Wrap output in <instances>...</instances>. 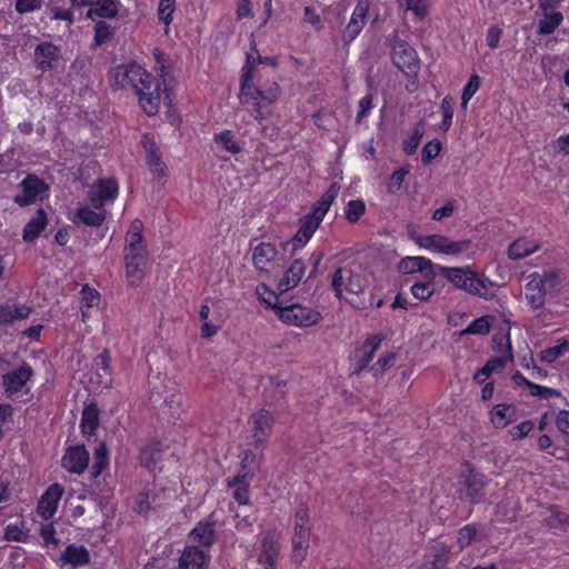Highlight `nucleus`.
Returning <instances> with one entry per match:
<instances>
[{"label": "nucleus", "instance_id": "1", "mask_svg": "<svg viewBox=\"0 0 569 569\" xmlns=\"http://www.w3.org/2000/svg\"><path fill=\"white\" fill-rule=\"evenodd\" d=\"M259 60V52L251 47L247 52L246 64L242 68L239 100L242 104L252 108L256 119L263 120L271 114L272 106L278 101L281 89L276 82L261 89L253 82V66Z\"/></svg>", "mask_w": 569, "mask_h": 569}, {"label": "nucleus", "instance_id": "2", "mask_svg": "<svg viewBox=\"0 0 569 569\" xmlns=\"http://www.w3.org/2000/svg\"><path fill=\"white\" fill-rule=\"evenodd\" d=\"M111 83L118 88H132L142 110L154 116L159 111L161 98L159 84L141 66L131 63L116 67L111 72Z\"/></svg>", "mask_w": 569, "mask_h": 569}, {"label": "nucleus", "instance_id": "3", "mask_svg": "<svg viewBox=\"0 0 569 569\" xmlns=\"http://www.w3.org/2000/svg\"><path fill=\"white\" fill-rule=\"evenodd\" d=\"M118 194L119 186L114 179L98 180L90 187L87 200L78 203L72 221L86 226H101L107 218V207L114 202Z\"/></svg>", "mask_w": 569, "mask_h": 569}, {"label": "nucleus", "instance_id": "4", "mask_svg": "<svg viewBox=\"0 0 569 569\" xmlns=\"http://www.w3.org/2000/svg\"><path fill=\"white\" fill-rule=\"evenodd\" d=\"M340 187L338 183H332L320 199L312 206L311 212L306 214L300 220V226L296 234L287 242L292 251L302 249L312 238L315 232L320 227L322 220L328 213L331 204L338 197Z\"/></svg>", "mask_w": 569, "mask_h": 569}, {"label": "nucleus", "instance_id": "5", "mask_svg": "<svg viewBox=\"0 0 569 569\" xmlns=\"http://www.w3.org/2000/svg\"><path fill=\"white\" fill-rule=\"evenodd\" d=\"M438 271L456 288L470 295L488 299L495 293V284L488 278L477 273L471 267H443Z\"/></svg>", "mask_w": 569, "mask_h": 569}, {"label": "nucleus", "instance_id": "6", "mask_svg": "<svg viewBox=\"0 0 569 569\" xmlns=\"http://www.w3.org/2000/svg\"><path fill=\"white\" fill-rule=\"evenodd\" d=\"M415 242L423 250L445 256H458L466 252L471 246L469 239L451 240L440 233L417 236Z\"/></svg>", "mask_w": 569, "mask_h": 569}, {"label": "nucleus", "instance_id": "7", "mask_svg": "<svg viewBox=\"0 0 569 569\" xmlns=\"http://www.w3.org/2000/svg\"><path fill=\"white\" fill-rule=\"evenodd\" d=\"M563 286V280L553 272L545 274L531 273L530 280L525 288V297L527 302L533 309H539L545 305L546 291L545 288L560 290Z\"/></svg>", "mask_w": 569, "mask_h": 569}, {"label": "nucleus", "instance_id": "8", "mask_svg": "<svg viewBox=\"0 0 569 569\" xmlns=\"http://www.w3.org/2000/svg\"><path fill=\"white\" fill-rule=\"evenodd\" d=\"M392 61L399 70L408 76H413V80L407 86V89L409 91L417 90V74L420 63L417 51L402 40L395 41L392 47Z\"/></svg>", "mask_w": 569, "mask_h": 569}, {"label": "nucleus", "instance_id": "9", "mask_svg": "<svg viewBox=\"0 0 569 569\" xmlns=\"http://www.w3.org/2000/svg\"><path fill=\"white\" fill-rule=\"evenodd\" d=\"M286 325L310 327L319 322L320 313L300 303L281 305L276 313Z\"/></svg>", "mask_w": 569, "mask_h": 569}, {"label": "nucleus", "instance_id": "10", "mask_svg": "<svg viewBox=\"0 0 569 569\" xmlns=\"http://www.w3.org/2000/svg\"><path fill=\"white\" fill-rule=\"evenodd\" d=\"M331 284L336 296L341 299L345 293H361L367 286V280L360 272L347 268H338L332 276Z\"/></svg>", "mask_w": 569, "mask_h": 569}, {"label": "nucleus", "instance_id": "11", "mask_svg": "<svg viewBox=\"0 0 569 569\" xmlns=\"http://www.w3.org/2000/svg\"><path fill=\"white\" fill-rule=\"evenodd\" d=\"M251 261L259 273L269 274L280 263L277 247L270 242H260L252 249Z\"/></svg>", "mask_w": 569, "mask_h": 569}, {"label": "nucleus", "instance_id": "12", "mask_svg": "<svg viewBox=\"0 0 569 569\" xmlns=\"http://www.w3.org/2000/svg\"><path fill=\"white\" fill-rule=\"evenodd\" d=\"M49 187L36 176H28L21 182V193L14 197V202L20 206H28L42 201L48 197Z\"/></svg>", "mask_w": 569, "mask_h": 569}, {"label": "nucleus", "instance_id": "13", "mask_svg": "<svg viewBox=\"0 0 569 569\" xmlns=\"http://www.w3.org/2000/svg\"><path fill=\"white\" fill-rule=\"evenodd\" d=\"M33 376L32 368L23 363L19 368L13 369L3 376V387L10 395L29 391V381Z\"/></svg>", "mask_w": 569, "mask_h": 569}, {"label": "nucleus", "instance_id": "14", "mask_svg": "<svg viewBox=\"0 0 569 569\" xmlns=\"http://www.w3.org/2000/svg\"><path fill=\"white\" fill-rule=\"evenodd\" d=\"M273 416L266 409H260L249 418V426L256 443L267 441L273 425Z\"/></svg>", "mask_w": 569, "mask_h": 569}, {"label": "nucleus", "instance_id": "15", "mask_svg": "<svg viewBox=\"0 0 569 569\" xmlns=\"http://www.w3.org/2000/svg\"><path fill=\"white\" fill-rule=\"evenodd\" d=\"M64 489L59 483H52L39 499L37 511L46 520L51 519L59 506Z\"/></svg>", "mask_w": 569, "mask_h": 569}, {"label": "nucleus", "instance_id": "16", "mask_svg": "<svg viewBox=\"0 0 569 569\" xmlns=\"http://www.w3.org/2000/svg\"><path fill=\"white\" fill-rule=\"evenodd\" d=\"M369 7L370 3L368 0L358 1L343 31L346 39L353 40L360 34L367 22Z\"/></svg>", "mask_w": 569, "mask_h": 569}, {"label": "nucleus", "instance_id": "17", "mask_svg": "<svg viewBox=\"0 0 569 569\" xmlns=\"http://www.w3.org/2000/svg\"><path fill=\"white\" fill-rule=\"evenodd\" d=\"M124 259L127 280L131 286H138L146 274L147 252L124 253Z\"/></svg>", "mask_w": 569, "mask_h": 569}, {"label": "nucleus", "instance_id": "18", "mask_svg": "<svg viewBox=\"0 0 569 569\" xmlns=\"http://www.w3.org/2000/svg\"><path fill=\"white\" fill-rule=\"evenodd\" d=\"M60 59V48L51 42H41L34 49V63L41 71H49Z\"/></svg>", "mask_w": 569, "mask_h": 569}, {"label": "nucleus", "instance_id": "19", "mask_svg": "<svg viewBox=\"0 0 569 569\" xmlns=\"http://www.w3.org/2000/svg\"><path fill=\"white\" fill-rule=\"evenodd\" d=\"M142 147L146 152L147 163L149 166L150 172L156 178L164 177L167 173V166L161 159V154L154 140L147 136L143 137Z\"/></svg>", "mask_w": 569, "mask_h": 569}, {"label": "nucleus", "instance_id": "20", "mask_svg": "<svg viewBox=\"0 0 569 569\" xmlns=\"http://www.w3.org/2000/svg\"><path fill=\"white\" fill-rule=\"evenodd\" d=\"M88 463L89 453L83 446L69 448L62 458L63 468L72 473H82Z\"/></svg>", "mask_w": 569, "mask_h": 569}, {"label": "nucleus", "instance_id": "21", "mask_svg": "<svg viewBox=\"0 0 569 569\" xmlns=\"http://www.w3.org/2000/svg\"><path fill=\"white\" fill-rule=\"evenodd\" d=\"M306 273V263L301 259L293 260L284 270L281 279L278 282L280 292H287L296 288Z\"/></svg>", "mask_w": 569, "mask_h": 569}, {"label": "nucleus", "instance_id": "22", "mask_svg": "<svg viewBox=\"0 0 569 569\" xmlns=\"http://www.w3.org/2000/svg\"><path fill=\"white\" fill-rule=\"evenodd\" d=\"M111 357L108 351H102L99 353L92 365V369L94 371L96 378H92V381L101 387H110L112 382V370H111Z\"/></svg>", "mask_w": 569, "mask_h": 569}, {"label": "nucleus", "instance_id": "23", "mask_svg": "<svg viewBox=\"0 0 569 569\" xmlns=\"http://www.w3.org/2000/svg\"><path fill=\"white\" fill-rule=\"evenodd\" d=\"M540 247V241L532 238L520 237L509 244L507 254L511 260H520L533 254Z\"/></svg>", "mask_w": 569, "mask_h": 569}, {"label": "nucleus", "instance_id": "24", "mask_svg": "<svg viewBox=\"0 0 569 569\" xmlns=\"http://www.w3.org/2000/svg\"><path fill=\"white\" fill-rule=\"evenodd\" d=\"M490 422L495 428L502 429L517 418V408L513 405L498 403L489 412Z\"/></svg>", "mask_w": 569, "mask_h": 569}, {"label": "nucleus", "instance_id": "25", "mask_svg": "<svg viewBox=\"0 0 569 569\" xmlns=\"http://www.w3.org/2000/svg\"><path fill=\"white\" fill-rule=\"evenodd\" d=\"M208 562V556L204 551L189 546L183 550L178 569H203Z\"/></svg>", "mask_w": 569, "mask_h": 569}, {"label": "nucleus", "instance_id": "26", "mask_svg": "<svg viewBox=\"0 0 569 569\" xmlns=\"http://www.w3.org/2000/svg\"><path fill=\"white\" fill-rule=\"evenodd\" d=\"M81 319L86 323L91 318V310L100 305V293L88 284H84L80 291L79 298Z\"/></svg>", "mask_w": 569, "mask_h": 569}, {"label": "nucleus", "instance_id": "27", "mask_svg": "<svg viewBox=\"0 0 569 569\" xmlns=\"http://www.w3.org/2000/svg\"><path fill=\"white\" fill-rule=\"evenodd\" d=\"M216 521L209 517L198 522L190 533L193 541L210 547L214 541Z\"/></svg>", "mask_w": 569, "mask_h": 569}, {"label": "nucleus", "instance_id": "28", "mask_svg": "<svg viewBox=\"0 0 569 569\" xmlns=\"http://www.w3.org/2000/svg\"><path fill=\"white\" fill-rule=\"evenodd\" d=\"M48 226V217L43 209H39L27 222L23 229L22 239L27 242L34 241Z\"/></svg>", "mask_w": 569, "mask_h": 569}, {"label": "nucleus", "instance_id": "29", "mask_svg": "<svg viewBox=\"0 0 569 569\" xmlns=\"http://www.w3.org/2000/svg\"><path fill=\"white\" fill-rule=\"evenodd\" d=\"M120 9L119 0H94L87 16L91 20L96 18L112 19L118 16Z\"/></svg>", "mask_w": 569, "mask_h": 569}, {"label": "nucleus", "instance_id": "30", "mask_svg": "<svg viewBox=\"0 0 569 569\" xmlns=\"http://www.w3.org/2000/svg\"><path fill=\"white\" fill-rule=\"evenodd\" d=\"M142 229L143 226L140 220H134L130 224L126 236L124 253L147 252L144 246L142 244Z\"/></svg>", "mask_w": 569, "mask_h": 569}, {"label": "nucleus", "instance_id": "31", "mask_svg": "<svg viewBox=\"0 0 569 569\" xmlns=\"http://www.w3.org/2000/svg\"><path fill=\"white\" fill-rule=\"evenodd\" d=\"M385 340V336L382 333H377L368 337L362 346L357 351V357L361 362L360 367H367L368 363L372 360L377 350L380 349L382 341Z\"/></svg>", "mask_w": 569, "mask_h": 569}, {"label": "nucleus", "instance_id": "32", "mask_svg": "<svg viewBox=\"0 0 569 569\" xmlns=\"http://www.w3.org/2000/svg\"><path fill=\"white\" fill-rule=\"evenodd\" d=\"M213 142L220 149L232 156L241 152V146L237 140L236 133L231 130L224 129L213 134Z\"/></svg>", "mask_w": 569, "mask_h": 569}, {"label": "nucleus", "instance_id": "33", "mask_svg": "<svg viewBox=\"0 0 569 569\" xmlns=\"http://www.w3.org/2000/svg\"><path fill=\"white\" fill-rule=\"evenodd\" d=\"M250 479H247L246 475H237L231 479H228L227 486L232 488V497L239 505H248L250 500L249 495Z\"/></svg>", "mask_w": 569, "mask_h": 569}, {"label": "nucleus", "instance_id": "34", "mask_svg": "<svg viewBox=\"0 0 569 569\" xmlns=\"http://www.w3.org/2000/svg\"><path fill=\"white\" fill-rule=\"evenodd\" d=\"M60 560L62 565L79 567L89 562V553L84 547L71 545L64 550Z\"/></svg>", "mask_w": 569, "mask_h": 569}, {"label": "nucleus", "instance_id": "35", "mask_svg": "<svg viewBox=\"0 0 569 569\" xmlns=\"http://www.w3.org/2000/svg\"><path fill=\"white\" fill-rule=\"evenodd\" d=\"M293 535L292 536H310L311 522L310 511L306 506L297 508L293 515Z\"/></svg>", "mask_w": 569, "mask_h": 569}, {"label": "nucleus", "instance_id": "36", "mask_svg": "<svg viewBox=\"0 0 569 569\" xmlns=\"http://www.w3.org/2000/svg\"><path fill=\"white\" fill-rule=\"evenodd\" d=\"M398 6L405 11H411L413 16L423 20L430 11V0H397Z\"/></svg>", "mask_w": 569, "mask_h": 569}, {"label": "nucleus", "instance_id": "37", "mask_svg": "<svg viewBox=\"0 0 569 569\" xmlns=\"http://www.w3.org/2000/svg\"><path fill=\"white\" fill-rule=\"evenodd\" d=\"M432 262L425 257H406L400 260L398 268L402 273H413L430 268Z\"/></svg>", "mask_w": 569, "mask_h": 569}, {"label": "nucleus", "instance_id": "38", "mask_svg": "<svg viewBox=\"0 0 569 569\" xmlns=\"http://www.w3.org/2000/svg\"><path fill=\"white\" fill-rule=\"evenodd\" d=\"M563 16L561 12L551 11L545 12L543 17L538 22L539 34L552 33L562 22Z\"/></svg>", "mask_w": 569, "mask_h": 569}, {"label": "nucleus", "instance_id": "39", "mask_svg": "<svg viewBox=\"0 0 569 569\" xmlns=\"http://www.w3.org/2000/svg\"><path fill=\"white\" fill-rule=\"evenodd\" d=\"M256 295L260 302H262L267 308L274 310L277 313L278 308L281 307L279 301V296L266 283H259L256 287Z\"/></svg>", "mask_w": 569, "mask_h": 569}, {"label": "nucleus", "instance_id": "40", "mask_svg": "<svg viewBox=\"0 0 569 569\" xmlns=\"http://www.w3.org/2000/svg\"><path fill=\"white\" fill-rule=\"evenodd\" d=\"M99 423V410L94 405L87 406L82 412L81 430L86 435L96 431Z\"/></svg>", "mask_w": 569, "mask_h": 569}, {"label": "nucleus", "instance_id": "41", "mask_svg": "<svg viewBox=\"0 0 569 569\" xmlns=\"http://www.w3.org/2000/svg\"><path fill=\"white\" fill-rule=\"evenodd\" d=\"M30 315V309L26 306L4 305L0 308V321L11 322L16 319H23Z\"/></svg>", "mask_w": 569, "mask_h": 569}, {"label": "nucleus", "instance_id": "42", "mask_svg": "<svg viewBox=\"0 0 569 569\" xmlns=\"http://www.w3.org/2000/svg\"><path fill=\"white\" fill-rule=\"evenodd\" d=\"M200 322V337L206 340H211L221 330L223 326V317L222 315L213 316L212 318Z\"/></svg>", "mask_w": 569, "mask_h": 569}, {"label": "nucleus", "instance_id": "43", "mask_svg": "<svg viewBox=\"0 0 569 569\" xmlns=\"http://www.w3.org/2000/svg\"><path fill=\"white\" fill-rule=\"evenodd\" d=\"M450 547L440 542L433 547V559L425 563V569H443L448 562L447 555Z\"/></svg>", "mask_w": 569, "mask_h": 569}, {"label": "nucleus", "instance_id": "44", "mask_svg": "<svg viewBox=\"0 0 569 569\" xmlns=\"http://www.w3.org/2000/svg\"><path fill=\"white\" fill-rule=\"evenodd\" d=\"M569 352V340H560L556 346L547 348L540 355V360L552 363Z\"/></svg>", "mask_w": 569, "mask_h": 569}, {"label": "nucleus", "instance_id": "45", "mask_svg": "<svg viewBox=\"0 0 569 569\" xmlns=\"http://www.w3.org/2000/svg\"><path fill=\"white\" fill-rule=\"evenodd\" d=\"M310 536H292V560L301 563L308 553Z\"/></svg>", "mask_w": 569, "mask_h": 569}, {"label": "nucleus", "instance_id": "46", "mask_svg": "<svg viewBox=\"0 0 569 569\" xmlns=\"http://www.w3.org/2000/svg\"><path fill=\"white\" fill-rule=\"evenodd\" d=\"M399 359V352L397 351H387L385 352L376 363H373L370 368V370L373 372L375 376L381 375L391 367H393Z\"/></svg>", "mask_w": 569, "mask_h": 569}, {"label": "nucleus", "instance_id": "47", "mask_svg": "<svg viewBox=\"0 0 569 569\" xmlns=\"http://www.w3.org/2000/svg\"><path fill=\"white\" fill-rule=\"evenodd\" d=\"M365 212L366 203L361 199L348 201L345 208V217L351 223L358 222Z\"/></svg>", "mask_w": 569, "mask_h": 569}, {"label": "nucleus", "instance_id": "48", "mask_svg": "<svg viewBox=\"0 0 569 569\" xmlns=\"http://www.w3.org/2000/svg\"><path fill=\"white\" fill-rule=\"evenodd\" d=\"M176 11V0H160L158 4V18L168 30Z\"/></svg>", "mask_w": 569, "mask_h": 569}, {"label": "nucleus", "instance_id": "49", "mask_svg": "<svg viewBox=\"0 0 569 569\" xmlns=\"http://www.w3.org/2000/svg\"><path fill=\"white\" fill-rule=\"evenodd\" d=\"M4 538L8 541H26L28 538V529L24 522L8 525L4 529Z\"/></svg>", "mask_w": 569, "mask_h": 569}, {"label": "nucleus", "instance_id": "50", "mask_svg": "<svg viewBox=\"0 0 569 569\" xmlns=\"http://www.w3.org/2000/svg\"><path fill=\"white\" fill-rule=\"evenodd\" d=\"M425 134V130L421 124H417L409 137L403 142V151L407 154H413Z\"/></svg>", "mask_w": 569, "mask_h": 569}, {"label": "nucleus", "instance_id": "51", "mask_svg": "<svg viewBox=\"0 0 569 569\" xmlns=\"http://www.w3.org/2000/svg\"><path fill=\"white\" fill-rule=\"evenodd\" d=\"M492 317L483 316L473 320L463 331V333L470 335H486L489 332L491 327Z\"/></svg>", "mask_w": 569, "mask_h": 569}, {"label": "nucleus", "instance_id": "52", "mask_svg": "<svg viewBox=\"0 0 569 569\" xmlns=\"http://www.w3.org/2000/svg\"><path fill=\"white\" fill-rule=\"evenodd\" d=\"M257 457L252 451H244L241 461H240V470L237 475H246L247 479H251V476L257 468Z\"/></svg>", "mask_w": 569, "mask_h": 569}, {"label": "nucleus", "instance_id": "53", "mask_svg": "<svg viewBox=\"0 0 569 569\" xmlns=\"http://www.w3.org/2000/svg\"><path fill=\"white\" fill-rule=\"evenodd\" d=\"M220 315H222L221 305L213 299L206 300L200 306V309H199L200 321H204V320L212 318L213 316H220Z\"/></svg>", "mask_w": 569, "mask_h": 569}, {"label": "nucleus", "instance_id": "54", "mask_svg": "<svg viewBox=\"0 0 569 569\" xmlns=\"http://www.w3.org/2000/svg\"><path fill=\"white\" fill-rule=\"evenodd\" d=\"M477 535L478 530L473 525H467L461 528L457 537V545L459 550H462L469 546L477 538Z\"/></svg>", "mask_w": 569, "mask_h": 569}, {"label": "nucleus", "instance_id": "55", "mask_svg": "<svg viewBox=\"0 0 569 569\" xmlns=\"http://www.w3.org/2000/svg\"><path fill=\"white\" fill-rule=\"evenodd\" d=\"M440 108H441L442 117H443L440 129L443 131H448L451 126L452 118H453L452 98L449 96L445 97L441 101Z\"/></svg>", "mask_w": 569, "mask_h": 569}, {"label": "nucleus", "instance_id": "56", "mask_svg": "<svg viewBox=\"0 0 569 569\" xmlns=\"http://www.w3.org/2000/svg\"><path fill=\"white\" fill-rule=\"evenodd\" d=\"M435 292V286L432 281L416 282L411 287V293L419 300L429 299Z\"/></svg>", "mask_w": 569, "mask_h": 569}, {"label": "nucleus", "instance_id": "57", "mask_svg": "<svg viewBox=\"0 0 569 569\" xmlns=\"http://www.w3.org/2000/svg\"><path fill=\"white\" fill-rule=\"evenodd\" d=\"M113 28L106 22H97L94 26V44L101 46L113 36Z\"/></svg>", "mask_w": 569, "mask_h": 569}, {"label": "nucleus", "instance_id": "58", "mask_svg": "<svg viewBox=\"0 0 569 569\" xmlns=\"http://www.w3.org/2000/svg\"><path fill=\"white\" fill-rule=\"evenodd\" d=\"M442 144L438 139L431 140L425 144L421 152V159L423 163H429L433 160L441 151Z\"/></svg>", "mask_w": 569, "mask_h": 569}, {"label": "nucleus", "instance_id": "59", "mask_svg": "<svg viewBox=\"0 0 569 569\" xmlns=\"http://www.w3.org/2000/svg\"><path fill=\"white\" fill-rule=\"evenodd\" d=\"M108 465L107 448L103 443H100L94 450V462L93 469L94 475L98 476Z\"/></svg>", "mask_w": 569, "mask_h": 569}, {"label": "nucleus", "instance_id": "60", "mask_svg": "<svg viewBox=\"0 0 569 569\" xmlns=\"http://www.w3.org/2000/svg\"><path fill=\"white\" fill-rule=\"evenodd\" d=\"M409 173V168H400L396 170L387 181L388 191L395 192L398 191L402 182L405 181L406 176Z\"/></svg>", "mask_w": 569, "mask_h": 569}, {"label": "nucleus", "instance_id": "61", "mask_svg": "<svg viewBox=\"0 0 569 569\" xmlns=\"http://www.w3.org/2000/svg\"><path fill=\"white\" fill-rule=\"evenodd\" d=\"M533 428H535V423L531 420H526V421H522V422L518 423L517 426L512 427L509 430V433L513 440H518V439L525 438L529 433H531Z\"/></svg>", "mask_w": 569, "mask_h": 569}, {"label": "nucleus", "instance_id": "62", "mask_svg": "<svg viewBox=\"0 0 569 569\" xmlns=\"http://www.w3.org/2000/svg\"><path fill=\"white\" fill-rule=\"evenodd\" d=\"M511 360L512 355L510 351V343L508 342V355L489 360L485 367L487 368L489 373L492 375L495 372L501 371L505 368L506 363Z\"/></svg>", "mask_w": 569, "mask_h": 569}, {"label": "nucleus", "instance_id": "63", "mask_svg": "<svg viewBox=\"0 0 569 569\" xmlns=\"http://www.w3.org/2000/svg\"><path fill=\"white\" fill-rule=\"evenodd\" d=\"M529 390L531 396L539 397L542 399H549L559 396V392L557 390L545 386L536 385L533 382H531Z\"/></svg>", "mask_w": 569, "mask_h": 569}, {"label": "nucleus", "instance_id": "64", "mask_svg": "<svg viewBox=\"0 0 569 569\" xmlns=\"http://www.w3.org/2000/svg\"><path fill=\"white\" fill-rule=\"evenodd\" d=\"M481 84L480 77L478 74H472L469 78V81L465 86L461 96L465 97V100H471V98L476 94V92L479 90Z\"/></svg>", "mask_w": 569, "mask_h": 569}]
</instances>
